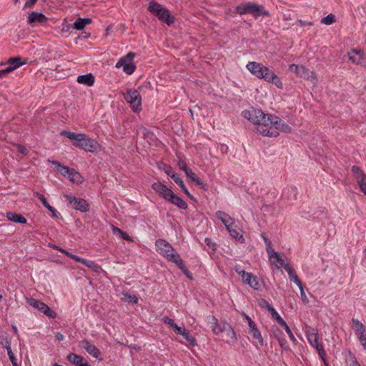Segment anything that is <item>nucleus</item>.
<instances>
[{"label": "nucleus", "instance_id": "1", "mask_svg": "<svg viewBox=\"0 0 366 366\" xmlns=\"http://www.w3.org/2000/svg\"><path fill=\"white\" fill-rule=\"evenodd\" d=\"M242 116L255 125L256 131L263 137H277L280 132L290 133L292 128L279 117L265 114L261 109L251 108L242 112Z\"/></svg>", "mask_w": 366, "mask_h": 366}, {"label": "nucleus", "instance_id": "2", "mask_svg": "<svg viewBox=\"0 0 366 366\" xmlns=\"http://www.w3.org/2000/svg\"><path fill=\"white\" fill-rule=\"evenodd\" d=\"M246 68L254 76L264 79L267 82L274 84L278 89L283 88V84L274 71L264 64L257 61H249Z\"/></svg>", "mask_w": 366, "mask_h": 366}, {"label": "nucleus", "instance_id": "3", "mask_svg": "<svg viewBox=\"0 0 366 366\" xmlns=\"http://www.w3.org/2000/svg\"><path fill=\"white\" fill-rule=\"evenodd\" d=\"M61 136H64L69 138L73 142V145L79 147L86 152H94L97 151L100 146L99 143L88 137L85 134L83 133H75L70 131H62L60 132Z\"/></svg>", "mask_w": 366, "mask_h": 366}, {"label": "nucleus", "instance_id": "4", "mask_svg": "<svg viewBox=\"0 0 366 366\" xmlns=\"http://www.w3.org/2000/svg\"><path fill=\"white\" fill-rule=\"evenodd\" d=\"M152 188L160 197L171 204L182 209H186L187 208V203L162 182H156L153 183L152 184Z\"/></svg>", "mask_w": 366, "mask_h": 366}, {"label": "nucleus", "instance_id": "5", "mask_svg": "<svg viewBox=\"0 0 366 366\" xmlns=\"http://www.w3.org/2000/svg\"><path fill=\"white\" fill-rule=\"evenodd\" d=\"M304 330L308 342L313 347L316 349L320 357L322 359L323 362L326 364V353L322 344L320 342L317 330L315 327H311L308 325H306Z\"/></svg>", "mask_w": 366, "mask_h": 366}, {"label": "nucleus", "instance_id": "6", "mask_svg": "<svg viewBox=\"0 0 366 366\" xmlns=\"http://www.w3.org/2000/svg\"><path fill=\"white\" fill-rule=\"evenodd\" d=\"M156 250L162 256L167 258L172 262H179L180 264V255L174 250L172 246L166 240L159 239L155 242Z\"/></svg>", "mask_w": 366, "mask_h": 366}, {"label": "nucleus", "instance_id": "7", "mask_svg": "<svg viewBox=\"0 0 366 366\" xmlns=\"http://www.w3.org/2000/svg\"><path fill=\"white\" fill-rule=\"evenodd\" d=\"M147 9L152 14L156 16L161 21L164 22L167 25H171L174 22V16L170 11L160 4L155 1H150Z\"/></svg>", "mask_w": 366, "mask_h": 366}, {"label": "nucleus", "instance_id": "8", "mask_svg": "<svg viewBox=\"0 0 366 366\" xmlns=\"http://www.w3.org/2000/svg\"><path fill=\"white\" fill-rule=\"evenodd\" d=\"M262 238L266 244V251L268 254L269 262L272 268L281 269L286 268L289 264L286 263L285 259L280 255L279 253L275 252L272 247L271 242L262 234Z\"/></svg>", "mask_w": 366, "mask_h": 366}, {"label": "nucleus", "instance_id": "9", "mask_svg": "<svg viewBox=\"0 0 366 366\" xmlns=\"http://www.w3.org/2000/svg\"><path fill=\"white\" fill-rule=\"evenodd\" d=\"M236 11L239 15L252 14L255 19L261 15L269 16V12L264 11L262 6L251 2L238 5L236 7Z\"/></svg>", "mask_w": 366, "mask_h": 366}, {"label": "nucleus", "instance_id": "10", "mask_svg": "<svg viewBox=\"0 0 366 366\" xmlns=\"http://www.w3.org/2000/svg\"><path fill=\"white\" fill-rule=\"evenodd\" d=\"M289 69L290 71L295 73L298 76L310 81L313 86H317L318 80L317 76L314 71H310L303 65L295 64H290Z\"/></svg>", "mask_w": 366, "mask_h": 366}, {"label": "nucleus", "instance_id": "11", "mask_svg": "<svg viewBox=\"0 0 366 366\" xmlns=\"http://www.w3.org/2000/svg\"><path fill=\"white\" fill-rule=\"evenodd\" d=\"M52 164L56 167V170L59 172H60L64 177H67L71 182L80 184L84 182V177L75 169L61 165L56 161L52 162Z\"/></svg>", "mask_w": 366, "mask_h": 366}, {"label": "nucleus", "instance_id": "12", "mask_svg": "<svg viewBox=\"0 0 366 366\" xmlns=\"http://www.w3.org/2000/svg\"><path fill=\"white\" fill-rule=\"evenodd\" d=\"M135 54L134 52H129L127 55L121 57L117 62L116 68H121L124 72L128 75L132 74L136 70V65L134 63V58Z\"/></svg>", "mask_w": 366, "mask_h": 366}, {"label": "nucleus", "instance_id": "13", "mask_svg": "<svg viewBox=\"0 0 366 366\" xmlns=\"http://www.w3.org/2000/svg\"><path fill=\"white\" fill-rule=\"evenodd\" d=\"M242 316L246 320L249 325V333L252 337V343L257 347L263 346L264 340L255 322L244 312H242Z\"/></svg>", "mask_w": 366, "mask_h": 366}, {"label": "nucleus", "instance_id": "14", "mask_svg": "<svg viewBox=\"0 0 366 366\" xmlns=\"http://www.w3.org/2000/svg\"><path fill=\"white\" fill-rule=\"evenodd\" d=\"M124 97L130 104L134 112L139 113L142 110V97L137 89L128 90L124 94Z\"/></svg>", "mask_w": 366, "mask_h": 366}, {"label": "nucleus", "instance_id": "15", "mask_svg": "<svg viewBox=\"0 0 366 366\" xmlns=\"http://www.w3.org/2000/svg\"><path fill=\"white\" fill-rule=\"evenodd\" d=\"M49 247L62 252L63 254H66L67 257L75 260L76 262H80L86 265L87 267L92 269L95 272H98L101 269V267L99 264H96L94 261L86 260L85 259L81 258L75 254L70 253L69 252L56 244H49Z\"/></svg>", "mask_w": 366, "mask_h": 366}, {"label": "nucleus", "instance_id": "16", "mask_svg": "<svg viewBox=\"0 0 366 366\" xmlns=\"http://www.w3.org/2000/svg\"><path fill=\"white\" fill-rule=\"evenodd\" d=\"M349 61L355 64L366 68V54L360 48H352L347 51Z\"/></svg>", "mask_w": 366, "mask_h": 366}, {"label": "nucleus", "instance_id": "17", "mask_svg": "<svg viewBox=\"0 0 366 366\" xmlns=\"http://www.w3.org/2000/svg\"><path fill=\"white\" fill-rule=\"evenodd\" d=\"M352 327L355 335L360 342L363 349L366 351V327L358 319H352Z\"/></svg>", "mask_w": 366, "mask_h": 366}, {"label": "nucleus", "instance_id": "18", "mask_svg": "<svg viewBox=\"0 0 366 366\" xmlns=\"http://www.w3.org/2000/svg\"><path fill=\"white\" fill-rule=\"evenodd\" d=\"M26 64H27V59L21 56H13L9 58L6 61H0V66L7 64L8 66L4 69L7 74H9Z\"/></svg>", "mask_w": 366, "mask_h": 366}, {"label": "nucleus", "instance_id": "19", "mask_svg": "<svg viewBox=\"0 0 366 366\" xmlns=\"http://www.w3.org/2000/svg\"><path fill=\"white\" fill-rule=\"evenodd\" d=\"M64 198L69 202V205L74 209L81 212H86L89 210V204L84 199L72 197L69 194H65Z\"/></svg>", "mask_w": 366, "mask_h": 366}, {"label": "nucleus", "instance_id": "20", "mask_svg": "<svg viewBox=\"0 0 366 366\" xmlns=\"http://www.w3.org/2000/svg\"><path fill=\"white\" fill-rule=\"evenodd\" d=\"M27 302L29 304L30 306L35 309H37L38 310L43 312L45 315H46L49 317L55 318L56 317V312L51 310L47 305H46L43 302H41L40 300L34 298H30L27 300Z\"/></svg>", "mask_w": 366, "mask_h": 366}, {"label": "nucleus", "instance_id": "21", "mask_svg": "<svg viewBox=\"0 0 366 366\" xmlns=\"http://www.w3.org/2000/svg\"><path fill=\"white\" fill-rule=\"evenodd\" d=\"M352 172L355 176V179L360 190L366 196V174L357 166L352 167Z\"/></svg>", "mask_w": 366, "mask_h": 366}, {"label": "nucleus", "instance_id": "22", "mask_svg": "<svg viewBox=\"0 0 366 366\" xmlns=\"http://www.w3.org/2000/svg\"><path fill=\"white\" fill-rule=\"evenodd\" d=\"M48 18L42 13L32 11L29 14L27 22L29 24L34 23L44 24L47 21Z\"/></svg>", "mask_w": 366, "mask_h": 366}, {"label": "nucleus", "instance_id": "23", "mask_svg": "<svg viewBox=\"0 0 366 366\" xmlns=\"http://www.w3.org/2000/svg\"><path fill=\"white\" fill-rule=\"evenodd\" d=\"M216 216L224 224L226 229H229V227H232L234 224V219L224 212L217 211Z\"/></svg>", "mask_w": 366, "mask_h": 366}, {"label": "nucleus", "instance_id": "24", "mask_svg": "<svg viewBox=\"0 0 366 366\" xmlns=\"http://www.w3.org/2000/svg\"><path fill=\"white\" fill-rule=\"evenodd\" d=\"M82 345L89 355L99 360H102L101 357V352L95 345L90 344L86 340L82 342Z\"/></svg>", "mask_w": 366, "mask_h": 366}, {"label": "nucleus", "instance_id": "25", "mask_svg": "<svg viewBox=\"0 0 366 366\" xmlns=\"http://www.w3.org/2000/svg\"><path fill=\"white\" fill-rule=\"evenodd\" d=\"M225 327L226 330H224L225 332V342L229 344L234 343L237 341V336L234 329L229 324Z\"/></svg>", "mask_w": 366, "mask_h": 366}, {"label": "nucleus", "instance_id": "26", "mask_svg": "<svg viewBox=\"0 0 366 366\" xmlns=\"http://www.w3.org/2000/svg\"><path fill=\"white\" fill-rule=\"evenodd\" d=\"M77 82L81 84H84L89 86H92L94 84V76L92 74H86L84 75H79L76 79Z\"/></svg>", "mask_w": 366, "mask_h": 366}, {"label": "nucleus", "instance_id": "27", "mask_svg": "<svg viewBox=\"0 0 366 366\" xmlns=\"http://www.w3.org/2000/svg\"><path fill=\"white\" fill-rule=\"evenodd\" d=\"M184 173L187 177L192 182L195 183L197 185L200 186L201 188L205 189V184L190 168H189Z\"/></svg>", "mask_w": 366, "mask_h": 366}, {"label": "nucleus", "instance_id": "28", "mask_svg": "<svg viewBox=\"0 0 366 366\" xmlns=\"http://www.w3.org/2000/svg\"><path fill=\"white\" fill-rule=\"evenodd\" d=\"M67 360L71 364L76 366H84L87 361L81 356L74 353H70L67 355Z\"/></svg>", "mask_w": 366, "mask_h": 366}, {"label": "nucleus", "instance_id": "29", "mask_svg": "<svg viewBox=\"0 0 366 366\" xmlns=\"http://www.w3.org/2000/svg\"><path fill=\"white\" fill-rule=\"evenodd\" d=\"M6 217L9 221L16 223L26 224L27 222L24 216L12 212H6Z\"/></svg>", "mask_w": 366, "mask_h": 366}, {"label": "nucleus", "instance_id": "30", "mask_svg": "<svg viewBox=\"0 0 366 366\" xmlns=\"http://www.w3.org/2000/svg\"><path fill=\"white\" fill-rule=\"evenodd\" d=\"M171 178L182 189V190L187 197H189L191 199L193 197L192 195L189 192V190L187 189V187L185 186L184 181L177 173H175V174L172 176Z\"/></svg>", "mask_w": 366, "mask_h": 366}, {"label": "nucleus", "instance_id": "31", "mask_svg": "<svg viewBox=\"0 0 366 366\" xmlns=\"http://www.w3.org/2000/svg\"><path fill=\"white\" fill-rule=\"evenodd\" d=\"M91 23L92 19L89 18H78L74 23V28L76 30H82Z\"/></svg>", "mask_w": 366, "mask_h": 366}, {"label": "nucleus", "instance_id": "32", "mask_svg": "<svg viewBox=\"0 0 366 366\" xmlns=\"http://www.w3.org/2000/svg\"><path fill=\"white\" fill-rule=\"evenodd\" d=\"M229 234L234 238L236 241L240 243H244L245 239L241 232H239L237 229L233 228L232 227H229V229H227Z\"/></svg>", "mask_w": 366, "mask_h": 366}, {"label": "nucleus", "instance_id": "33", "mask_svg": "<svg viewBox=\"0 0 366 366\" xmlns=\"http://www.w3.org/2000/svg\"><path fill=\"white\" fill-rule=\"evenodd\" d=\"M285 270L287 272L290 280L296 283L297 286H300L302 282L298 278L295 271L290 266V264L286 266Z\"/></svg>", "mask_w": 366, "mask_h": 366}, {"label": "nucleus", "instance_id": "34", "mask_svg": "<svg viewBox=\"0 0 366 366\" xmlns=\"http://www.w3.org/2000/svg\"><path fill=\"white\" fill-rule=\"evenodd\" d=\"M112 232L114 234H117L119 235L121 238H122L124 240H127V241H129V242H132L133 239L132 238V237H130L128 234H127L126 232H123L121 229H119V227H117L115 226H112Z\"/></svg>", "mask_w": 366, "mask_h": 366}, {"label": "nucleus", "instance_id": "35", "mask_svg": "<svg viewBox=\"0 0 366 366\" xmlns=\"http://www.w3.org/2000/svg\"><path fill=\"white\" fill-rule=\"evenodd\" d=\"M215 322L214 325L212 326V330L214 334L219 335L221 332H223L224 330H226V325L227 323L224 322L223 324H219L217 320L215 319Z\"/></svg>", "mask_w": 366, "mask_h": 366}, {"label": "nucleus", "instance_id": "36", "mask_svg": "<svg viewBox=\"0 0 366 366\" xmlns=\"http://www.w3.org/2000/svg\"><path fill=\"white\" fill-rule=\"evenodd\" d=\"M180 335L184 337L190 345L194 346L197 345L196 339L185 328L184 329V332H182Z\"/></svg>", "mask_w": 366, "mask_h": 366}, {"label": "nucleus", "instance_id": "37", "mask_svg": "<svg viewBox=\"0 0 366 366\" xmlns=\"http://www.w3.org/2000/svg\"><path fill=\"white\" fill-rule=\"evenodd\" d=\"M6 349L7 350V354H8V356H9V358L10 360V361L12 363V365L13 366H18V364H17V360L11 350V346L9 345H6Z\"/></svg>", "mask_w": 366, "mask_h": 366}, {"label": "nucleus", "instance_id": "38", "mask_svg": "<svg viewBox=\"0 0 366 366\" xmlns=\"http://www.w3.org/2000/svg\"><path fill=\"white\" fill-rule=\"evenodd\" d=\"M248 285H249L252 288H253L255 290H258L261 287V284L258 278L255 276L252 277V279H251L249 283H248Z\"/></svg>", "mask_w": 366, "mask_h": 366}, {"label": "nucleus", "instance_id": "39", "mask_svg": "<svg viewBox=\"0 0 366 366\" xmlns=\"http://www.w3.org/2000/svg\"><path fill=\"white\" fill-rule=\"evenodd\" d=\"M335 21V17L333 14H330L327 16L322 19L321 22L326 25H330Z\"/></svg>", "mask_w": 366, "mask_h": 366}, {"label": "nucleus", "instance_id": "40", "mask_svg": "<svg viewBox=\"0 0 366 366\" xmlns=\"http://www.w3.org/2000/svg\"><path fill=\"white\" fill-rule=\"evenodd\" d=\"M180 262L182 264L179 263V262H174V264H177V266L188 277H189L190 279H192V277L190 276V273L188 271V269L186 268L185 265H184V261L182 259V258L180 257Z\"/></svg>", "mask_w": 366, "mask_h": 366}, {"label": "nucleus", "instance_id": "41", "mask_svg": "<svg viewBox=\"0 0 366 366\" xmlns=\"http://www.w3.org/2000/svg\"><path fill=\"white\" fill-rule=\"evenodd\" d=\"M180 262L182 264L179 263V262H174V264H177V266L188 277H189L190 279H192V277L190 276V273L188 271V269L186 268L185 265H184V261L182 259V258L180 257Z\"/></svg>", "mask_w": 366, "mask_h": 366}, {"label": "nucleus", "instance_id": "42", "mask_svg": "<svg viewBox=\"0 0 366 366\" xmlns=\"http://www.w3.org/2000/svg\"><path fill=\"white\" fill-rule=\"evenodd\" d=\"M160 169L163 170L170 177L174 176L176 173L172 168V167L169 165L164 164L162 167H160Z\"/></svg>", "mask_w": 366, "mask_h": 366}, {"label": "nucleus", "instance_id": "43", "mask_svg": "<svg viewBox=\"0 0 366 366\" xmlns=\"http://www.w3.org/2000/svg\"><path fill=\"white\" fill-rule=\"evenodd\" d=\"M252 277L253 275L249 272H242L241 277L243 283L246 285H248V283H249L251 279H252Z\"/></svg>", "mask_w": 366, "mask_h": 366}, {"label": "nucleus", "instance_id": "44", "mask_svg": "<svg viewBox=\"0 0 366 366\" xmlns=\"http://www.w3.org/2000/svg\"><path fill=\"white\" fill-rule=\"evenodd\" d=\"M35 195L42 202V204L46 209L51 208V206L47 202L45 197L43 194H41L40 193H36Z\"/></svg>", "mask_w": 366, "mask_h": 366}, {"label": "nucleus", "instance_id": "45", "mask_svg": "<svg viewBox=\"0 0 366 366\" xmlns=\"http://www.w3.org/2000/svg\"><path fill=\"white\" fill-rule=\"evenodd\" d=\"M274 335H275L276 338L278 340L280 346L282 349L287 350V340H285V338L281 337L279 335H277V334H275Z\"/></svg>", "mask_w": 366, "mask_h": 366}, {"label": "nucleus", "instance_id": "46", "mask_svg": "<svg viewBox=\"0 0 366 366\" xmlns=\"http://www.w3.org/2000/svg\"><path fill=\"white\" fill-rule=\"evenodd\" d=\"M71 29L70 24H68L67 19H64L61 23V33L68 32Z\"/></svg>", "mask_w": 366, "mask_h": 366}, {"label": "nucleus", "instance_id": "47", "mask_svg": "<svg viewBox=\"0 0 366 366\" xmlns=\"http://www.w3.org/2000/svg\"><path fill=\"white\" fill-rule=\"evenodd\" d=\"M177 165L179 168L184 171V172L189 169V167L187 165V163L182 159H179L177 161Z\"/></svg>", "mask_w": 366, "mask_h": 366}, {"label": "nucleus", "instance_id": "48", "mask_svg": "<svg viewBox=\"0 0 366 366\" xmlns=\"http://www.w3.org/2000/svg\"><path fill=\"white\" fill-rule=\"evenodd\" d=\"M297 23L301 26V27H305V26H312L314 25L313 22L312 21H304L302 19H298L297 21Z\"/></svg>", "mask_w": 366, "mask_h": 366}, {"label": "nucleus", "instance_id": "49", "mask_svg": "<svg viewBox=\"0 0 366 366\" xmlns=\"http://www.w3.org/2000/svg\"><path fill=\"white\" fill-rule=\"evenodd\" d=\"M272 318L274 319L280 325H285V320L282 318V317L279 315V313L277 312L275 314H274L272 316Z\"/></svg>", "mask_w": 366, "mask_h": 366}, {"label": "nucleus", "instance_id": "50", "mask_svg": "<svg viewBox=\"0 0 366 366\" xmlns=\"http://www.w3.org/2000/svg\"><path fill=\"white\" fill-rule=\"evenodd\" d=\"M16 149H17V151L19 152H20V153H21L23 154H27L28 149L24 145L16 144Z\"/></svg>", "mask_w": 366, "mask_h": 366}, {"label": "nucleus", "instance_id": "51", "mask_svg": "<svg viewBox=\"0 0 366 366\" xmlns=\"http://www.w3.org/2000/svg\"><path fill=\"white\" fill-rule=\"evenodd\" d=\"M298 287L300 288V295H301V297L302 299V300L305 302H307L308 300H307V295L305 292V290H304V288H303V286H302V284H301L300 286H298Z\"/></svg>", "mask_w": 366, "mask_h": 366}, {"label": "nucleus", "instance_id": "52", "mask_svg": "<svg viewBox=\"0 0 366 366\" xmlns=\"http://www.w3.org/2000/svg\"><path fill=\"white\" fill-rule=\"evenodd\" d=\"M162 321L165 324H167V325H169L171 327H172L175 324L174 321L172 319H171V318H169L168 317H163Z\"/></svg>", "mask_w": 366, "mask_h": 366}, {"label": "nucleus", "instance_id": "53", "mask_svg": "<svg viewBox=\"0 0 366 366\" xmlns=\"http://www.w3.org/2000/svg\"><path fill=\"white\" fill-rule=\"evenodd\" d=\"M177 334L180 335L182 332H184V327H179L176 323L172 327Z\"/></svg>", "mask_w": 366, "mask_h": 366}, {"label": "nucleus", "instance_id": "54", "mask_svg": "<svg viewBox=\"0 0 366 366\" xmlns=\"http://www.w3.org/2000/svg\"><path fill=\"white\" fill-rule=\"evenodd\" d=\"M259 305L262 307H264V308H267L268 309L269 307L271 306V305L265 300H262L260 302H259Z\"/></svg>", "mask_w": 366, "mask_h": 366}, {"label": "nucleus", "instance_id": "55", "mask_svg": "<svg viewBox=\"0 0 366 366\" xmlns=\"http://www.w3.org/2000/svg\"><path fill=\"white\" fill-rule=\"evenodd\" d=\"M38 0H29L25 3L24 7H32Z\"/></svg>", "mask_w": 366, "mask_h": 366}, {"label": "nucleus", "instance_id": "56", "mask_svg": "<svg viewBox=\"0 0 366 366\" xmlns=\"http://www.w3.org/2000/svg\"><path fill=\"white\" fill-rule=\"evenodd\" d=\"M128 298L130 302L136 304L138 302V298L135 295H128Z\"/></svg>", "mask_w": 366, "mask_h": 366}, {"label": "nucleus", "instance_id": "57", "mask_svg": "<svg viewBox=\"0 0 366 366\" xmlns=\"http://www.w3.org/2000/svg\"><path fill=\"white\" fill-rule=\"evenodd\" d=\"M281 326H282L284 327V329L285 330V331L288 335L292 333L290 328L289 327V326L287 325V323L285 322V325H282Z\"/></svg>", "mask_w": 366, "mask_h": 366}, {"label": "nucleus", "instance_id": "58", "mask_svg": "<svg viewBox=\"0 0 366 366\" xmlns=\"http://www.w3.org/2000/svg\"><path fill=\"white\" fill-rule=\"evenodd\" d=\"M48 209L52 213L53 217H57L59 215V213L53 207Z\"/></svg>", "mask_w": 366, "mask_h": 366}, {"label": "nucleus", "instance_id": "59", "mask_svg": "<svg viewBox=\"0 0 366 366\" xmlns=\"http://www.w3.org/2000/svg\"><path fill=\"white\" fill-rule=\"evenodd\" d=\"M267 310L270 312L272 316L277 312L275 309L272 305L270 307H269V308Z\"/></svg>", "mask_w": 366, "mask_h": 366}, {"label": "nucleus", "instance_id": "60", "mask_svg": "<svg viewBox=\"0 0 366 366\" xmlns=\"http://www.w3.org/2000/svg\"><path fill=\"white\" fill-rule=\"evenodd\" d=\"M350 366H360V365L357 362V361L355 359H354L350 362Z\"/></svg>", "mask_w": 366, "mask_h": 366}, {"label": "nucleus", "instance_id": "61", "mask_svg": "<svg viewBox=\"0 0 366 366\" xmlns=\"http://www.w3.org/2000/svg\"><path fill=\"white\" fill-rule=\"evenodd\" d=\"M56 339L59 340V341H62L64 340V335L61 333H57L56 335Z\"/></svg>", "mask_w": 366, "mask_h": 366}, {"label": "nucleus", "instance_id": "62", "mask_svg": "<svg viewBox=\"0 0 366 366\" xmlns=\"http://www.w3.org/2000/svg\"><path fill=\"white\" fill-rule=\"evenodd\" d=\"M235 271L237 272V273L241 276L242 275V272H245L244 270L243 269H241L239 267L236 266L235 267Z\"/></svg>", "mask_w": 366, "mask_h": 366}, {"label": "nucleus", "instance_id": "63", "mask_svg": "<svg viewBox=\"0 0 366 366\" xmlns=\"http://www.w3.org/2000/svg\"><path fill=\"white\" fill-rule=\"evenodd\" d=\"M6 74H7L5 69L0 70V79L3 78Z\"/></svg>", "mask_w": 366, "mask_h": 366}, {"label": "nucleus", "instance_id": "64", "mask_svg": "<svg viewBox=\"0 0 366 366\" xmlns=\"http://www.w3.org/2000/svg\"><path fill=\"white\" fill-rule=\"evenodd\" d=\"M290 339L292 341V342H295L296 341V338L295 337V335H293V333L290 334L288 335Z\"/></svg>", "mask_w": 366, "mask_h": 366}]
</instances>
